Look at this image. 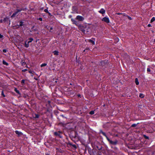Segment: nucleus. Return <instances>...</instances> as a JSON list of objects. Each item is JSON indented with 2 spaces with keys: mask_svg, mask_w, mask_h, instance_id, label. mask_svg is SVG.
<instances>
[{
  "mask_svg": "<svg viewBox=\"0 0 155 155\" xmlns=\"http://www.w3.org/2000/svg\"><path fill=\"white\" fill-rule=\"evenodd\" d=\"M76 19L80 21H83L84 20V18L80 15L77 16Z\"/></svg>",
  "mask_w": 155,
  "mask_h": 155,
  "instance_id": "1",
  "label": "nucleus"
},
{
  "mask_svg": "<svg viewBox=\"0 0 155 155\" xmlns=\"http://www.w3.org/2000/svg\"><path fill=\"white\" fill-rule=\"evenodd\" d=\"M102 21H104L107 23H108L110 22V20L107 17H104L102 19Z\"/></svg>",
  "mask_w": 155,
  "mask_h": 155,
  "instance_id": "2",
  "label": "nucleus"
},
{
  "mask_svg": "<svg viewBox=\"0 0 155 155\" xmlns=\"http://www.w3.org/2000/svg\"><path fill=\"white\" fill-rule=\"evenodd\" d=\"M107 61H106V60L102 61L100 63V64L101 65L103 66H104L106 64H107Z\"/></svg>",
  "mask_w": 155,
  "mask_h": 155,
  "instance_id": "3",
  "label": "nucleus"
},
{
  "mask_svg": "<svg viewBox=\"0 0 155 155\" xmlns=\"http://www.w3.org/2000/svg\"><path fill=\"white\" fill-rule=\"evenodd\" d=\"M72 10L73 11V12H72V13H78V12L77 8L75 7H73Z\"/></svg>",
  "mask_w": 155,
  "mask_h": 155,
  "instance_id": "4",
  "label": "nucleus"
},
{
  "mask_svg": "<svg viewBox=\"0 0 155 155\" xmlns=\"http://www.w3.org/2000/svg\"><path fill=\"white\" fill-rule=\"evenodd\" d=\"M61 133V132L60 131H59L58 132H55L54 133V134L55 135L57 136H58L60 138L62 137V136L60 134V133Z\"/></svg>",
  "mask_w": 155,
  "mask_h": 155,
  "instance_id": "5",
  "label": "nucleus"
},
{
  "mask_svg": "<svg viewBox=\"0 0 155 155\" xmlns=\"http://www.w3.org/2000/svg\"><path fill=\"white\" fill-rule=\"evenodd\" d=\"M92 39L88 40V41L91 43L93 45H94L95 44V39L94 38H92Z\"/></svg>",
  "mask_w": 155,
  "mask_h": 155,
  "instance_id": "6",
  "label": "nucleus"
},
{
  "mask_svg": "<svg viewBox=\"0 0 155 155\" xmlns=\"http://www.w3.org/2000/svg\"><path fill=\"white\" fill-rule=\"evenodd\" d=\"M23 21H24V20L20 21H19V24L17 25L18 26H22L25 25L23 24L24 23Z\"/></svg>",
  "mask_w": 155,
  "mask_h": 155,
  "instance_id": "7",
  "label": "nucleus"
},
{
  "mask_svg": "<svg viewBox=\"0 0 155 155\" xmlns=\"http://www.w3.org/2000/svg\"><path fill=\"white\" fill-rule=\"evenodd\" d=\"M71 21L72 22H73V24L75 25H76L77 26H78V22L75 20V19L74 18H71Z\"/></svg>",
  "mask_w": 155,
  "mask_h": 155,
  "instance_id": "8",
  "label": "nucleus"
},
{
  "mask_svg": "<svg viewBox=\"0 0 155 155\" xmlns=\"http://www.w3.org/2000/svg\"><path fill=\"white\" fill-rule=\"evenodd\" d=\"M98 12L101 14L103 15L105 13V10L104 8H101V10L98 11Z\"/></svg>",
  "mask_w": 155,
  "mask_h": 155,
  "instance_id": "9",
  "label": "nucleus"
},
{
  "mask_svg": "<svg viewBox=\"0 0 155 155\" xmlns=\"http://www.w3.org/2000/svg\"><path fill=\"white\" fill-rule=\"evenodd\" d=\"M27 8H19V9H16V10H17L18 11V12H21L22 11H25V10Z\"/></svg>",
  "mask_w": 155,
  "mask_h": 155,
  "instance_id": "10",
  "label": "nucleus"
},
{
  "mask_svg": "<svg viewBox=\"0 0 155 155\" xmlns=\"http://www.w3.org/2000/svg\"><path fill=\"white\" fill-rule=\"evenodd\" d=\"M18 12L17 10H16V11L14 12L11 16V17H14L18 14Z\"/></svg>",
  "mask_w": 155,
  "mask_h": 155,
  "instance_id": "11",
  "label": "nucleus"
},
{
  "mask_svg": "<svg viewBox=\"0 0 155 155\" xmlns=\"http://www.w3.org/2000/svg\"><path fill=\"white\" fill-rule=\"evenodd\" d=\"M29 43H28V42L27 41H25V46L26 48H28L29 46Z\"/></svg>",
  "mask_w": 155,
  "mask_h": 155,
  "instance_id": "12",
  "label": "nucleus"
},
{
  "mask_svg": "<svg viewBox=\"0 0 155 155\" xmlns=\"http://www.w3.org/2000/svg\"><path fill=\"white\" fill-rule=\"evenodd\" d=\"M68 144L70 146L73 147L75 149L77 148V147L75 144H72L71 143H70V142H69Z\"/></svg>",
  "mask_w": 155,
  "mask_h": 155,
  "instance_id": "13",
  "label": "nucleus"
},
{
  "mask_svg": "<svg viewBox=\"0 0 155 155\" xmlns=\"http://www.w3.org/2000/svg\"><path fill=\"white\" fill-rule=\"evenodd\" d=\"M14 91L16 93L19 94L20 95H21V93L20 92L19 90H18L16 88H15Z\"/></svg>",
  "mask_w": 155,
  "mask_h": 155,
  "instance_id": "14",
  "label": "nucleus"
},
{
  "mask_svg": "<svg viewBox=\"0 0 155 155\" xmlns=\"http://www.w3.org/2000/svg\"><path fill=\"white\" fill-rule=\"evenodd\" d=\"M53 53H54V54L55 55H58L59 54H58L59 52H58V51L55 50V51H54L53 52Z\"/></svg>",
  "mask_w": 155,
  "mask_h": 155,
  "instance_id": "15",
  "label": "nucleus"
},
{
  "mask_svg": "<svg viewBox=\"0 0 155 155\" xmlns=\"http://www.w3.org/2000/svg\"><path fill=\"white\" fill-rule=\"evenodd\" d=\"M100 133L102 134L105 137L107 136L105 133L103 132V131L101 130H100Z\"/></svg>",
  "mask_w": 155,
  "mask_h": 155,
  "instance_id": "16",
  "label": "nucleus"
},
{
  "mask_svg": "<svg viewBox=\"0 0 155 155\" xmlns=\"http://www.w3.org/2000/svg\"><path fill=\"white\" fill-rule=\"evenodd\" d=\"M15 133L18 136H19L21 134V132L17 130L15 131Z\"/></svg>",
  "mask_w": 155,
  "mask_h": 155,
  "instance_id": "17",
  "label": "nucleus"
},
{
  "mask_svg": "<svg viewBox=\"0 0 155 155\" xmlns=\"http://www.w3.org/2000/svg\"><path fill=\"white\" fill-rule=\"evenodd\" d=\"M135 83L136 85H138L139 84V82L138 81V79L137 78H136L135 79Z\"/></svg>",
  "mask_w": 155,
  "mask_h": 155,
  "instance_id": "18",
  "label": "nucleus"
},
{
  "mask_svg": "<svg viewBox=\"0 0 155 155\" xmlns=\"http://www.w3.org/2000/svg\"><path fill=\"white\" fill-rule=\"evenodd\" d=\"M3 64L4 65H8V64L7 62H6L4 60H3L2 61Z\"/></svg>",
  "mask_w": 155,
  "mask_h": 155,
  "instance_id": "19",
  "label": "nucleus"
},
{
  "mask_svg": "<svg viewBox=\"0 0 155 155\" xmlns=\"http://www.w3.org/2000/svg\"><path fill=\"white\" fill-rule=\"evenodd\" d=\"M139 97L141 98H143L144 97V95L142 93H140L139 94Z\"/></svg>",
  "mask_w": 155,
  "mask_h": 155,
  "instance_id": "20",
  "label": "nucleus"
},
{
  "mask_svg": "<svg viewBox=\"0 0 155 155\" xmlns=\"http://www.w3.org/2000/svg\"><path fill=\"white\" fill-rule=\"evenodd\" d=\"M29 41L28 42V43H29L31 42L33 40V39L32 38H29Z\"/></svg>",
  "mask_w": 155,
  "mask_h": 155,
  "instance_id": "21",
  "label": "nucleus"
},
{
  "mask_svg": "<svg viewBox=\"0 0 155 155\" xmlns=\"http://www.w3.org/2000/svg\"><path fill=\"white\" fill-rule=\"evenodd\" d=\"M111 143H110L114 145H116L117 143V141H111Z\"/></svg>",
  "mask_w": 155,
  "mask_h": 155,
  "instance_id": "22",
  "label": "nucleus"
},
{
  "mask_svg": "<svg viewBox=\"0 0 155 155\" xmlns=\"http://www.w3.org/2000/svg\"><path fill=\"white\" fill-rule=\"evenodd\" d=\"M25 80H24V79H23L21 81V84L23 85H25Z\"/></svg>",
  "mask_w": 155,
  "mask_h": 155,
  "instance_id": "23",
  "label": "nucleus"
},
{
  "mask_svg": "<svg viewBox=\"0 0 155 155\" xmlns=\"http://www.w3.org/2000/svg\"><path fill=\"white\" fill-rule=\"evenodd\" d=\"M155 21V18L154 17H153L150 20V22L152 23Z\"/></svg>",
  "mask_w": 155,
  "mask_h": 155,
  "instance_id": "24",
  "label": "nucleus"
},
{
  "mask_svg": "<svg viewBox=\"0 0 155 155\" xmlns=\"http://www.w3.org/2000/svg\"><path fill=\"white\" fill-rule=\"evenodd\" d=\"M39 117V115L38 114H35L34 117L35 118H38Z\"/></svg>",
  "mask_w": 155,
  "mask_h": 155,
  "instance_id": "25",
  "label": "nucleus"
},
{
  "mask_svg": "<svg viewBox=\"0 0 155 155\" xmlns=\"http://www.w3.org/2000/svg\"><path fill=\"white\" fill-rule=\"evenodd\" d=\"M107 140L110 143H111V141H112V140H110L109 138L107 137V136L106 137H105Z\"/></svg>",
  "mask_w": 155,
  "mask_h": 155,
  "instance_id": "26",
  "label": "nucleus"
},
{
  "mask_svg": "<svg viewBox=\"0 0 155 155\" xmlns=\"http://www.w3.org/2000/svg\"><path fill=\"white\" fill-rule=\"evenodd\" d=\"M94 110L91 111L89 113V114H90L91 115H93V114H94Z\"/></svg>",
  "mask_w": 155,
  "mask_h": 155,
  "instance_id": "27",
  "label": "nucleus"
},
{
  "mask_svg": "<svg viewBox=\"0 0 155 155\" xmlns=\"http://www.w3.org/2000/svg\"><path fill=\"white\" fill-rule=\"evenodd\" d=\"M46 65H47V64H46V63H43V64H42L41 65V67H43L46 66Z\"/></svg>",
  "mask_w": 155,
  "mask_h": 155,
  "instance_id": "28",
  "label": "nucleus"
},
{
  "mask_svg": "<svg viewBox=\"0 0 155 155\" xmlns=\"http://www.w3.org/2000/svg\"><path fill=\"white\" fill-rule=\"evenodd\" d=\"M143 137L146 139H149V137L148 136H147L146 135H143Z\"/></svg>",
  "mask_w": 155,
  "mask_h": 155,
  "instance_id": "29",
  "label": "nucleus"
},
{
  "mask_svg": "<svg viewBox=\"0 0 155 155\" xmlns=\"http://www.w3.org/2000/svg\"><path fill=\"white\" fill-rule=\"evenodd\" d=\"M1 95L3 97H5V95L4 94V92H3V91L2 90V94H1Z\"/></svg>",
  "mask_w": 155,
  "mask_h": 155,
  "instance_id": "30",
  "label": "nucleus"
},
{
  "mask_svg": "<svg viewBox=\"0 0 155 155\" xmlns=\"http://www.w3.org/2000/svg\"><path fill=\"white\" fill-rule=\"evenodd\" d=\"M21 63L22 66L25 65L26 64V63L25 62H21Z\"/></svg>",
  "mask_w": 155,
  "mask_h": 155,
  "instance_id": "31",
  "label": "nucleus"
},
{
  "mask_svg": "<svg viewBox=\"0 0 155 155\" xmlns=\"http://www.w3.org/2000/svg\"><path fill=\"white\" fill-rule=\"evenodd\" d=\"M137 126V124H134L132 125L131 127H135Z\"/></svg>",
  "mask_w": 155,
  "mask_h": 155,
  "instance_id": "32",
  "label": "nucleus"
},
{
  "mask_svg": "<svg viewBox=\"0 0 155 155\" xmlns=\"http://www.w3.org/2000/svg\"><path fill=\"white\" fill-rule=\"evenodd\" d=\"M150 68H147V72H150Z\"/></svg>",
  "mask_w": 155,
  "mask_h": 155,
  "instance_id": "33",
  "label": "nucleus"
},
{
  "mask_svg": "<svg viewBox=\"0 0 155 155\" xmlns=\"http://www.w3.org/2000/svg\"><path fill=\"white\" fill-rule=\"evenodd\" d=\"M127 18H128V19L129 20H131L132 19V18H131V17H130V16H128V15H127Z\"/></svg>",
  "mask_w": 155,
  "mask_h": 155,
  "instance_id": "34",
  "label": "nucleus"
},
{
  "mask_svg": "<svg viewBox=\"0 0 155 155\" xmlns=\"http://www.w3.org/2000/svg\"><path fill=\"white\" fill-rule=\"evenodd\" d=\"M44 12H46L47 13H48V12H48V9H45L44 10Z\"/></svg>",
  "mask_w": 155,
  "mask_h": 155,
  "instance_id": "35",
  "label": "nucleus"
},
{
  "mask_svg": "<svg viewBox=\"0 0 155 155\" xmlns=\"http://www.w3.org/2000/svg\"><path fill=\"white\" fill-rule=\"evenodd\" d=\"M28 72L30 74H33V73H34V71H29Z\"/></svg>",
  "mask_w": 155,
  "mask_h": 155,
  "instance_id": "36",
  "label": "nucleus"
},
{
  "mask_svg": "<svg viewBox=\"0 0 155 155\" xmlns=\"http://www.w3.org/2000/svg\"><path fill=\"white\" fill-rule=\"evenodd\" d=\"M7 51V50L5 49H4L3 50V52L4 53H6Z\"/></svg>",
  "mask_w": 155,
  "mask_h": 155,
  "instance_id": "37",
  "label": "nucleus"
},
{
  "mask_svg": "<svg viewBox=\"0 0 155 155\" xmlns=\"http://www.w3.org/2000/svg\"><path fill=\"white\" fill-rule=\"evenodd\" d=\"M28 70L27 69H23V70H22V71L23 72H25L26 71H27Z\"/></svg>",
  "mask_w": 155,
  "mask_h": 155,
  "instance_id": "38",
  "label": "nucleus"
},
{
  "mask_svg": "<svg viewBox=\"0 0 155 155\" xmlns=\"http://www.w3.org/2000/svg\"><path fill=\"white\" fill-rule=\"evenodd\" d=\"M7 20H8V18H4L3 20V21L4 22H5V21H6Z\"/></svg>",
  "mask_w": 155,
  "mask_h": 155,
  "instance_id": "39",
  "label": "nucleus"
},
{
  "mask_svg": "<svg viewBox=\"0 0 155 155\" xmlns=\"http://www.w3.org/2000/svg\"><path fill=\"white\" fill-rule=\"evenodd\" d=\"M38 20L41 21H42V18H38Z\"/></svg>",
  "mask_w": 155,
  "mask_h": 155,
  "instance_id": "40",
  "label": "nucleus"
},
{
  "mask_svg": "<svg viewBox=\"0 0 155 155\" xmlns=\"http://www.w3.org/2000/svg\"><path fill=\"white\" fill-rule=\"evenodd\" d=\"M53 29V28L52 27H51V28H50V30H49V31L50 32H52V31H51V30H52Z\"/></svg>",
  "mask_w": 155,
  "mask_h": 155,
  "instance_id": "41",
  "label": "nucleus"
},
{
  "mask_svg": "<svg viewBox=\"0 0 155 155\" xmlns=\"http://www.w3.org/2000/svg\"><path fill=\"white\" fill-rule=\"evenodd\" d=\"M97 148L99 150H101L102 149V147H101L100 148H99L97 146Z\"/></svg>",
  "mask_w": 155,
  "mask_h": 155,
  "instance_id": "42",
  "label": "nucleus"
},
{
  "mask_svg": "<svg viewBox=\"0 0 155 155\" xmlns=\"http://www.w3.org/2000/svg\"><path fill=\"white\" fill-rule=\"evenodd\" d=\"M3 37V35H1L0 34V38H2Z\"/></svg>",
  "mask_w": 155,
  "mask_h": 155,
  "instance_id": "43",
  "label": "nucleus"
},
{
  "mask_svg": "<svg viewBox=\"0 0 155 155\" xmlns=\"http://www.w3.org/2000/svg\"><path fill=\"white\" fill-rule=\"evenodd\" d=\"M148 27H151V25L150 24H148Z\"/></svg>",
  "mask_w": 155,
  "mask_h": 155,
  "instance_id": "44",
  "label": "nucleus"
},
{
  "mask_svg": "<svg viewBox=\"0 0 155 155\" xmlns=\"http://www.w3.org/2000/svg\"><path fill=\"white\" fill-rule=\"evenodd\" d=\"M116 14H117L118 15H120L122 14V13H116Z\"/></svg>",
  "mask_w": 155,
  "mask_h": 155,
  "instance_id": "45",
  "label": "nucleus"
},
{
  "mask_svg": "<svg viewBox=\"0 0 155 155\" xmlns=\"http://www.w3.org/2000/svg\"><path fill=\"white\" fill-rule=\"evenodd\" d=\"M79 97H80L81 95L80 94H78L77 95Z\"/></svg>",
  "mask_w": 155,
  "mask_h": 155,
  "instance_id": "46",
  "label": "nucleus"
},
{
  "mask_svg": "<svg viewBox=\"0 0 155 155\" xmlns=\"http://www.w3.org/2000/svg\"><path fill=\"white\" fill-rule=\"evenodd\" d=\"M48 14H49V15H51V13H50V12H48Z\"/></svg>",
  "mask_w": 155,
  "mask_h": 155,
  "instance_id": "47",
  "label": "nucleus"
},
{
  "mask_svg": "<svg viewBox=\"0 0 155 155\" xmlns=\"http://www.w3.org/2000/svg\"><path fill=\"white\" fill-rule=\"evenodd\" d=\"M61 116H62V117H64V116L63 115H61Z\"/></svg>",
  "mask_w": 155,
  "mask_h": 155,
  "instance_id": "48",
  "label": "nucleus"
},
{
  "mask_svg": "<svg viewBox=\"0 0 155 155\" xmlns=\"http://www.w3.org/2000/svg\"><path fill=\"white\" fill-rule=\"evenodd\" d=\"M26 67H27V68H28V67L27 66H26Z\"/></svg>",
  "mask_w": 155,
  "mask_h": 155,
  "instance_id": "49",
  "label": "nucleus"
},
{
  "mask_svg": "<svg viewBox=\"0 0 155 155\" xmlns=\"http://www.w3.org/2000/svg\"><path fill=\"white\" fill-rule=\"evenodd\" d=\"M154 96H155V94H154Z\"/></svg>",
  "mask_w": 155,
  "mask_h": 155,
  "instance_id": "50",
  "label": "nucleus"
}]
</instances>
